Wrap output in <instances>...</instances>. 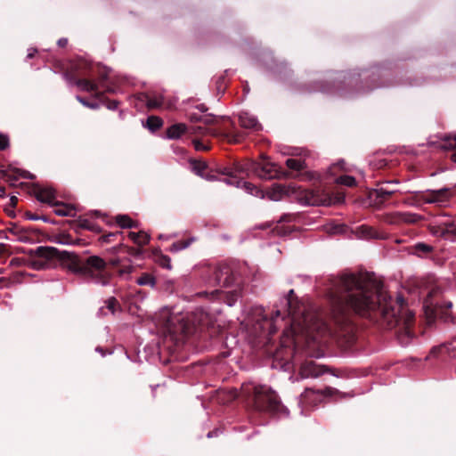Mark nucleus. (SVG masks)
Segmentation results:
<instances>
[{"instance_id":"nucleus-26","label":"nucleus","mask_w":456,"mask_h":456,"mask_svg":"<svg viewBox=\"0 0 456 456\" xmlns=\"http://www.w3.org/2000/svg\"><path fill=\"white\" fill-rule=\"evenodd\" d=\"M117 224L121 228H134L136 227L137 224L134 222L128 216L126 215H118L116 217Z\"/></svg>"},{"instance_id":"nucleus-31","label":"nucleus","mask_w":456,"mask_h":456,"mask_svg":"<svg viewBox=\"0 0 456 456\" xmlns=\"http://www.w3.org/2000/svg\"><path fill=\"white\" fill-rule=\"evenodd\" d=\"M336 183L346 185L347 187H353L355 185L356 181L354 176L351 175H341L336 179Z\"/></svg>"},{"instance_id":"nucleus-15","label":"nucleus","mask_w":456,"mask_h":456,"mask_svg":"<svg viewBox=\"0 0 456 456\" xmlns=\"http://www.w3.org/2000/svg\"><path fill=\"white\" fill-rule=\"evenodd\" d=\"M337 393H338V390L333 387H327L322 390H316V391L314 389H311V388H307L301 395L300 402L304 403H309L311 398L313 396H314L315 395H322V396H331Z\"/></svg>"},{"instance_id":"nucleus-2","label":"nucleus","mask_w":456,"mask_h":456,"mask_svg":"<svg viewBox=\"0 0 456 456\" xmlns=\"http://www.w3.org/2000/svg\"><path fill=\"white\" fill-rule=\"evenodd\" d=\"M206 283L213 287L233 288L228 294L232 297L228 299V305H233L240 296L241 277L235 265L219 264L210 270V274Z\"/></svg>"},{"instance_id":"nucleus-41","label":"nucleus","mask_w":456,"mask_h":456,"mask_svg":"<svg viewBox=\"0 0 456 456\" xmlns=\"http://www.w3.org/2000/svg\"><path fill=\"white\" fill-rule=\"evenodd\" d=\"M134 270V267L130 265H125L123 266L119 271V275L120 276H124V275H129Z\"/></svg>"},{"instance_id":"nucleus-22","label":"nucleus","mask_w":456,"mask_h":456,"mask_svg":"<svg viewBox=\"0 0 456 456\" xmlns=\"http://www.w3.org/2000/svg\"><path fill=\"white\" fill-rule=\"evenodd\" d=\"M128 238L138 246H144L150 241V235L144 232H129Z\"/></svg>"},{"instance_id":"nucleus-28","label":"nucleus","mask_w":456,"mask_h":456,"mask_svg":"<svg viewBox=\"0 0 456 456\" xmlns=\"http://www.w3.org/2000/svg\"><path fill=\"white\" fill-rule=\"evenodd\" d=\"M286 166L292 170L301 171L305 168V162L301 159H288L286 160Z\"/></svg>"},{"instance_id":"nucleus-35","label":"nucleus","mask_w":456,"mask_h":456,"mask_svg":"<svg viewBox=\"0 0 456 456\" xmlns=\"http://www.w3.org/2000/svg\"><path fill=\"white\" fill-rule=\"evenodd\" d=\"M163 104V99L160 96L150 97L147 100L146 105L149 109H157Z\"/></svg>"},{"instance_id":"nucleus-13","label":"nucleus","mask_w":456,"mask_h":456,"mask_svg":"<svg viewBox=\"0 0 456 456\" xmlns=\"http://www.w3.org/2000/svg\"><path fill=\"white\" fill-rule=\"evenodd\" d=\"M449 199V189L442 188L439 190H428L427 195L423 197L426 203H444Z\"/></svg>"},{"instance_id":"nucleus-36","label":"nucleus","mask_w":456,"mask_h":456,"mask_svg":"<svg viewBox=\"0 0 456 456\" xmlns=\"http://www.w3.org/2000/svg\"><path fill=\"white\" fill-rule=\"evenodd\" d=\"M229 178H225L223 181L232 186H235L237 188H240L241 186V179H238L235 175V172L232 173V175H229Z\"/></svg>"},{"instance_id":"nucleus-25","label":"nucleus","mask_w":456,"mask_h":456,"mask_svg":"<svg viewBox=\"0 0 456 456\" xmlns=\"http://www.w3.org/2000/svg\"><path fill=\"white\" fill-rule=\"evenodd\" d=\"M163 126V121L157 116H151L146 120L145 126L151 132L159 130Z\"/></svg>"},{"instance_id":"nucleus-33","label":"nucleus","mask_w":456,"mask_h":456,"mask_svg":"<svg viewBox=\"0 0 456 456\" xmlns=\"http://www.w3.org/2000/svg\"><path fill=\"white\" fill-rule=\"evenodd\" d=\"M105 307L108 311L114 314L117 309L119 308V303L114 297H111L105 301Z\"/></svg>"},{"instance_id":"nucleus-50","label":"nucleus","mask_w":456,"mask_h":456,"mask_svg":"<svg viewBox=\"0 0 456 456\" xmlns=\"http://www.w3.org/2000/svg\"><path fill=\"white\" fill-rule=\"evenodd\" d=\"M57 44L60 47H65L68 45V39L65 37L60 38Z\"/></svg>"},{"instance_id":"nucleus-48","label":"nucleus","mask_w":456,"mask_h":456,"mask_svg":"<svg viewBox=\"0 0 456 456\" xmlns=\"http://www.w3.org/2000/svg\"><path fill=\"white\" fill-rule=\"evenodd\" d=\"M203 179L207 180V181H216L217 180V177L210 173H206V175H204V176L202 177Z\"/></svg>"},{"instance_id":"nucleus-64","label":"nucleus","mask_w":456,"mask_h":456,"mask_svg":"<svg viewBox=\"0 0 456 456\" xmlns=\"http://www.w3.org/2000/svg\"><path fill=\"white\" fill-rule=\"evenodd\" d=\"M159 239H160V240H164V239H167V237H165L164 235L160 234V235L159 236Z\"/></svg>"},{"instance_id":"nucleus-4","label":"nucleus","mask_w":456,"mask_h":456,"mask_svg":"<svg viewBox=\"0 0 456 456\" xmlns=\"http://www.w3.org/2000/svg\"><path fill=\"white\" fill-rule=\"evenodd\" d=\"M294 290L290 289L288 293V296L285 297L281 303L285 305L286 310L281 312V310L277 309L273 312L272 315V322H274L279 317H285V314L291 317V322L293 324H297L301 327L302 330H311L314 329V325L311 323V320H309L308 315L303 313L298 305L297 302L293 298Z\"/></svg>"},{"instance_id":"nucleus-21","label":"nucleus","mask_w":456,"mask_h":456,"mask_svg":"<svg viewBox=\"0 0 456 456\" xmlns=\"http://www.w3.org/2000/svg\"><path fill=\"white\" fill-rule=\"evenodd\" d=\"M243 189L247 193L253 195L259 199L265 198V193L263 190L257 188L255 184L241 180V186L240 187Z\"/></svg>"},{"instance_id":"nucleus-10","label":"nucleus","mask_w":456,"mask_h":456,"mask_svg":"<svg viewBox=\"0 0 456 456\" xmlns=\"http://www.w3.org/2000/svg\"><path fill=\"white\" fill-rule=\"evenodd\" d=\"M326 372L324 366L316 364L314 361L302 363L299 374L302 379H315Z\"/></svg>"},{"instance_id":"nucleus-53","label":"nucleus","mask_w":456,"mask_h":456,"mask_svg":"<svg viewBox=\"0 0 456 456\" xmlns=\"http://www.w3.org/2000/svg\"><path fill=\"white\" fill-rule=\"evenodd\" d=\"M214 120V118L212 116L205 117L203 121L205 124H211Z\"/></svg>"},{"instance_id":"nucleus-11","label":"nucleus","mask_w":456,"mask_h":456,"mask_svg":"<svg viewBox=\"0 0 456 456\" xmlns=\"http://www.w3.org/2000/svg\"><path fill=\"white\" fill-rule=\"evenodd\" d=\"M167 330L173 334H188L190 333V328L186 322H184L183 317L181 316H171L167 320Z\"/></svg>"},{"instance_id":"nucleus-9","label":"nucleus","mask_w":456,"mask_h":456,"mask_svg":"<svg viewBox=\"0 0 456 456\" xmlns=\"http://www.w3.org/2000/svg\"><path fill=\"white\" fill-rule=\"evenodd\" d=\"M204 132H205V128H203L201 126H191L188 127L183 123H177V124L172 125L171 126H169L167 129V137L168 139L175 140V139H179L183 134H184L186 133L198 134V133H204Z\"/></svg>"},{"instance_id":"nucleus-6","label":"nucleus","mask_w":456,"mask_h":456,"mask_svg":"<svg viewBox=\"0 0 456 456\" xmlns=\"http://www.w3.org/2000/svg\"><path fill=\"white\" fill-rule=\"evenodd\" d=\"M254 405L261 411L275 412L280 408V401L270 387L266 386L254 387Z\"/></svg>"},{"instance_id":"nucleus-7","label":"nucleus","mask_w":456,"mask_h":456,"mask_svg":"<svg viewBox=\"0 0 456 456\" xmlns=\"http://www.w3.org/2000/svg\"><path fill=\"white\" fill-rule=\"evenodd\" d=\"M250 168L259 178L264 180H271L280 176L276 164L271 162L265 155H262V162H251Z\"/></svg>"},{"instance_id":"nucleus-46","label":"nucleus","mask_w":456,"mask_h":456,"mask_svg":"<svg viewBox=\"0 0 456 456\" xmlns=\"http://www.w3.org/2000/svg\"><path fill=\"white\" fill-rule=\"evenodd\" d=\"M18 175L23 177V178H27V179H33L34 178V175H32L28 171H25V170H17L16 171Z\"/></svg>"},{"instance_id":"nucleus-45","label":"nucleus","mask_w":456,"mask_h":456,"mask_svg":"<svg viewBox=\"0 0 456 456\" xmlns=\"http://www.w3.org/2000/svg\"><path fill=\"white\" fill-rule=\"evenodd\" d=\"M417 249L422 251V252H425V253H428V252H430L432 248L427 244H424V243H419L417 246H416Z\"/></svg>"},{"instance_id":"nucleus-27","label":"nucleus","mask_w":456,"mask_h":456,"mask_svg":"<svg viewBox=\"0 0 456 456\" xmlns=\"http://www.w3.org/2000/svg\"><path fill=\"white\" fill-rule=\"evenodd\" d=\"M397 222H403L407 224H413L420 219V216L417 214L412 213H398L396 215Z\"/></svg>"},{"instance_id":"nucleus-18","label":"nucleus","mask_w":456,"mask_h":456,"mask_svg":"<svg viewBox=\"0 0 456 456\" xmlns=\"http://www.w3.org/2000/svg\"><path fill=\"white\" fill-rule=\"evenodd\" d=\"M75 86H77L79 90L86 93H94L96 97L101 96V93L98 92L99 85L94 81L88 79H78L75 80Z\"/></svg>"},{"instance_id":"nucleus-37","label":"nucleus","mask_w":456,"mask_h":456,"mask_svg":"<svg viewBox=\"0 0 456 456\" xmlns=\"http://www.w3.org/2000/svg\"><path fill=\"white\" fill-rule=\"evenodd\" d=\"M76 99L85 107L86 108H89V109H92V110H97L100 108V104L98 102H88L86 101L85 98L79 96V95H77L76 96Z\"/></svg>"},{"instance_id":"nucleus-49","label":"nucleus","mask_w":456,"mask_h":456,"mask_svg":"<svg viewBox=\"0 0 456 456\" xmlns=\"http://www.w3.org/2000/svg\"><path fill=\"white\" fill-rule=\"evenodd\" d=\"M114 236H116V234H115V233H109V234H106V235L102 236V240H103L104 242L109 243V242H110V241H111V238H112V237H114Z\"/></svg>"},{"instance_id":"nucleus-23","label":"nucleus","mask_w":456,"mask_h":456,"mask_svg":"<svg viewBox=\"0 0 456 456\" xmlns=\"http://www.w3.org/2000/svg\"><path fill=\"white\" fill-rule=\"evenodd\" d=\"M439 148L444 151L454 149L455 151L452 154L451 159L456 163V134L453 136L452 141L451 135L446 136L444 142L439 145Z\"/></svg>"},{"instance_id":"nucleus-57","label":"nucleus","mask_w":456,"mask_h":456,"mask_svg":"<svg viewBox=\"0 0 456 456\" xmlns=\"http://www.w3.org/2000/svg\"><path fill=\"white\" fill-rule=\"evenodd\" d=\"M444 306L446 307V309H450L452 306V303L451 301H446L444 303Z\"/></svg>"},{"instance_id":"nucleus-56","label":"nucleus","mask_w":456,"mask_h":456,"mask_svg":"<svg viewBox=\"0 0 456 456\" xmlns=\"http://www.w3.org/2000/svg\"><path fill=\"white\" fill-rule=\"evenodd\" d=\"M6 250V245L4 243H0V255L4 253Z\"/></svg>"},{"instance_id":"nucleus-59","label":"nucleus","mask_w":456,"mask_h":456,"mask_svg":"<svg viewBox=\"0 0 456 456\" xmlns=\"http://www.w3.org/2000/svg\"><path fill=\"white\" fill-rule=\"evenodd\" d=\"M219 291H220V290H219V289H214L213 291H211V292H210V294L213 296V295H215V294L219 293Z\"/></svg>"},{"instance_id":"nucleus-52","label":"nucleus","mask_w":456,"mask_h":456,"mask_svg":"<svg viewBox=\"0 0 456 456\" xmlns=\"http://www.w3.org/2000/svg\"><path fill=\"white\" fill-rule=\"evenodd\" d=\"M105 309H106L105 306H102V307L99 308L97 315L98 316H104V315H106Z\"/></svg>"},{"instance_id":"nucleus-20","label":"nucleus","mask_w":456,"mask_h":456,"mask_svg":"<svg viewBox=\"0 0 456 456\" xmlns=\"http://www.w3.org/2000/svg\"><path fill=\"white\" fill-rule=\"evenodd\" d=\"M7 231L10 234L14 236L15 240L21 242H27L29 240V235L27 231L18 224H12Z\"/></svg>"},{"instance_id":"nucleus-42","label":"nucleus","mask_w":456,"mask_h":456,"mask_svg":"<svg viewBox=\"0 0 456 456\" xmlns=\"http://www.w3.org/2000/svg\"><path fill=\"white\" fill-rule=\"evenodd\" d=\"M79 225L80 227L84 228V229H87V230H94V224L88 221L87 219H81L79 221Z\"/></svg>"},{"instance_id":"nucleus-19","label":"nucleus","mask_w":456,"mask_h":456,"mask_svg":"<svg viewBox=\"0 0 456 456\" xmlns=\"http://www.w3.org/2000/svg\"><path fill=\"white\" fill-rule=\"evenodd\" d=\"M53 206L55 208L53 210L54 214L59 216H75V208L71 205L55 201Z\"/></svg>"},{"instance_id":"nucleus-32","label":"nucleus","mask_w":456,"mask_h":456,"mask_svg":"<svg viewBox=\"0 0 456 456\" xmlns=\"http://www.w3.org/2000/svg\"><path fill=\"white\" fill-rule=\"evenodd\" d=\"M395 192V190H392V189H389L385 186H382L376 190L377 197L381 200H387L388 197L393 195Z\"/></svg>"},{"instance_id":"nucleus-12","label":"nucleus","mask_w":456,"mask_h":456,"mask_svg":"<svg viewBox=\"0 0 456 456\" xmlns=\"http://www.w3.org/2000/svg\"><path fill=\"white\" fill-rule=\"evenodd\" d=\"M440 293V289L438 287L433 288L428 294V297L426 299V305L428 306H434L436 314H440L441 318L444 320V322H448L451 319V314L447 312H444L442 308L444 305H440L439 302H435L433 298Z\"/></svg>"},{"instance_id":"nucleus-39","label":"nucleus","mask_w":456,"mask_h":456,"mask_svg":"<svg viewBox=\"0 0 456 456\" xmlns=\"http://www.w3.org/2000/svg\"><path fill=\"white\" fill-rule=\"evenodd\" d=\"M9 147V138L7 135L0 134V151H4Z\"/></svg>"},{"instance_id":"nucleus-3","label":"nucleus","mask_w":456,"mask_h":456,"mask_svg":"<svg viewBox=\"0 0 456 456\" xmlns=\"http://www.w3.org/2000/svg\"><path fill=\"white\" fill-rule=\"evenodd\" d=\"M107 263L98 256H91L73 267V272L96 284L110 283V273L106 270Z\"/></svg>"},{"instance_id":"nucleus-8","label":"nucleus","mask_w":456,"mask_h":456,"mask_svg":"<svg viewBox=\"0 0 456 456\" xmlns=\"http://www.w3.org/2000/svg\"><path fill=\"white\" fill-rule=\"evenodd\" d=\"M297 191V186L293 184L289 185H282L279 183H274L273 186L266 191L265 197L273 201L281 200L285 196H295Z\"/></svg>"},{"instance_id":"nucleus-34","label":"nucleus","mask_w":456,"mask_h":456,"mask_svg":"<svg viewBox=\"0 0 456 456\" xmlns=\"http://www.w3.org/2000/svg\"><path fill=\"white\" fill-rule=\"evenodd\" d=\"M137 283L141 286L150 285L151 287H154L155 279L149 273H143L138 280Z\"/></svg>"},{"instance_id":"nucleus-60","label":"nucleus","mask_w":456,"mask_h":456,"mask_svg":"<svg viewBox=\"0 0 456 456\" xmlns=\"http://www.w3.org/2000/svg\"><path fill=\"white\" fill-rule=\"evenodd\" d=\"M35 52H36V50H34L33 52H29L28 53V58H32L34 56Z\"/></svg>"},{"instance_id":"nucleus-54","label":"nucleus","mask_w":456,"mask_h":456,"mask_svg":"<svg viewBox=\"0 0 456 456\" xmlns=\"http://www.w3.org/2000/svg\"><path fill=\"white\" fill-rule=\"evenodd\" d=\"M18 198L16 196H12L10 199V203L12 207H14L17 204Z\"/></svg>"},{"instance_id":"nucleus-62","label":"nucleus","mask_w":456,"mask_h":456,"mask_svg":"<svg viewBox=\"0 0 456 456\" xmlns=\"http://www.w3.org/2000/svg\"><path fill=\"white\" fill-rule=\"evenodd\" d=\"M4 187H0V195H3L4 193Z\"/></svg>"},{"instance_id":"nucleus-55","label":"nucleus","mask_w":456,"mask_h":456,"mask_svg":"<svg viewBox=\"0 0 456 456\" xmlns=\"http://www.w3.org/2000/svg\"><path fill=\"white\" fill-rule=\"evenodd\" d=\"M27 216L29 220H39L40 217L36 216V215H29V214H27Z\"/></svg>"},{"instance_id":"nucleus-16","label":"nucleus","mask_w":456,"mask_h":456,"mask_svg":"<svg viewBox=\"0 0 456 456\" xmlns=\"http://www.w3.org/2000/svg\"><path fill=\"white\" fill-rule=\"evenodd\" d=\"M239 122L242 127L247 129H252L254 131L262 129V126L258 122L257 118L248 112H241L239 115Z\"/></svg>"},{"instance_id":"nucleus-5","label":"nucleus","mask_w":456,"mask_h":456,"mask_svg":"<svg viewBox=\"0 0 456 456\" xmlns=\"http://www.w3.org/2000/svg\"><path fill=\"white\" fill-rule=\"evenodd\" d=\"M295 197L300 204L307 206H330L344 201L343 195L333 199L322 189H303L297 186Z\"/></svg>"},{"instance_id":"nucleus-14","label":"nucleus","mask_w":456,"mask_h":456,"mask_svg":"<svg viewBox=\"0 0 456 456\" xmlns=\"http://www.w3.org/2000/svg\"><path fill=\"white\" fill-rule=\"evenodd\" d=\"M35 256L39 259L33 260V265L37 269L44 268L45 265V260L51 258L53 256V248L48 247H37L34 250Z\"/></svg>"},{"instance_id":"nucleus-47","label":"nucleus","mask_w":456,"mask_h":456,"mask_svg":"<svg viewBox=\"0 0 456 456\" xmlns=\"http://www.w3.org/2000/svg\"><path fill=\"white\" fill-rule=\"evenodd\" d=\"M161 265L166 267V268H167V269H171V259H170V257H168L167 256H164L162 257Z\"/></svg>"},{"instance_id":"nucleus-30","label":"nucleus","mask_w":456,"mask_h":456,"mask_svg":"<svg viewBox=\"0 0 456 456\" xmlns=\"http://www.w3.org/2000/svg\"><path fill=\"white\" fill-rule=\"evenodd\" d=\"M193 241V239H189V240H180V241H176V242H174L171 247H170V251L171 252H178L180 250H183V249H185L187 248L191 244V242Z\"/></svg>"},{"instance_id":"nucleus-29","label":"nucleus","mask_w":456,"mask_h":456,"mask_svg":"<svg viewBox=\"0 0 456 456\" xmlns=\"http://www.w3.org/2000/svg\"><path fill=\"white\" fill-rule=\"evenodd\" d=\"M345 321H346L345 333H343V331H341V336L346 337V343L351 344L354 340V328L353 324L347 319H346Z\"/></svg>"},{"instance_id":"nucleus-44","label":"nucleus","mask_w":456,"mask_h":456,"mask_svg":"<svg viewBox=\"0 0 456 456\" xmlns=\"http://www.w3.org/2000/svg\"><path fill=\"white\" fill-rule=\"evenodd\" d=\"M119 105V102L116 100H112L107 102L106 107L110 110H115L118 109Z\"/></svg>"},{"instance_id":"nucleus-58","label":"nucleus","mask_w":456,"mask_h":456,"mask_svg":"<svg viewBox=\"0 0 456 456\" xmlns=\"http://www.w3.org/2000/svg\"><path fill=\"white\" fill-rule=\"evenodd\" d=\"M118 263H119L118 259H113V260L110 261V265H112L114 266L118 265Z\"/></svg>"},{"instance_id":"nucleus-61","label":"nucleus","mask_w":456,"mask_h":456,"mask_svg":"<svg viewBox=\"0 0 456 456\" xmlns=\"http://www.w3.org/2000/svg\"><path fill=\"white\" fill-rule=\"evenodd\" d=\"M396 183H397L396 181H387V182H385V184L389 185V184Z\"/></svg>"},{"instance_id":"nucleus-24","label":"nucleus","mask_w":456,"mask_h":456,"mask_svg":"<svg viewBox=\"0 0 456 456\" xmlns=\"http://www.w3.org/2000/svg\"><path fill=\"white\" fill-rule=\"evenodd\" d=\"M192 171L201 178L206 175V170L208 168L207 162L202 160H191Z\"/></svg>"},{"instance_id":"nucleus-17","label":"nucleus","mask_w":456,"mask_h":456,"mask_svg":"<svg viewBox=\"0 0 456 456\" xmlns=\"http://www.w3.org/2000/svg\"><path fill=\"white\" fill-rule=\"evenodd\" d=\"M37 199L44 203H47L51 206L56 201V193L53 188L45 187L39 189L36 193Z\"/></svg>"},{"instance_id":"nucleus-63","label":"nucleus","mask_w":456,"mask_h":456,"mask_svg":"<svg viewBox=\"0 0 456 456\" xmlns=\"http://www.w3.org/2000/svg\"><path fill=\"white\" fill-rule=\"evenodd\" d=\"M343 164H344V161H339L335 166L342 167Z\"/></svg>"},{"instance_id":"nucleus-38","label":"nucleus","mask_w":456,"mask_h":456,"mask_svg":"<svg viewBox=\"0 0 456 456\" xmlns=\"http://www.w3.org/2000/svg\"><path fill=\"white\" fill-rule=\"evenodd\" d=\"M217 171L220 174L224 175H232V173H233V171L231 168H228V167L218 169ZM234 172L235 173H237V172H243V168L240 167H236Z\"/></svg>"},{"instance_id":"nucleus-51","label":"nucleus","mask_w":456,"mask_h":456,"mask_svg":"<svg viewBox=\"0 0 456 456\" xmlns=\"http://www.w3.org/2000/svg\"><path fill=\"white\" fill-rule=\"evenodd\" d=\"M362 229H363L364 232H367L368 236L374 237L373 231H372V229L370 227L363 226Z\"/></svg>"},{"instance_id":"nucleus-43","label":"nucleus","mask_w":456,"mask_h":456,"mask_svg":"<svg viewBox=\"0 0 456 456\" xmlns=\"http://www.w3.org/2000/svg\"><path fill=\"white\" fill-rule=\"evenodd\" d=\"M63 78L66 80V82L72 86V85H75V80H78L77 78H76L74 76L69 74V73H64L63 74Z\"/></svg>"},{"instance_id":"nucleus-1","label":"nucleus","mask_w":456,"mask_h":456,"mask_svg":"<svg viewBox=\"0 0 456 456\" xmlns=\"http://www.w3.org/2000/svg\"><path fill=\"white\" fill-rule=\"evenodd\" d=\"M330 296L338 313L344 315L346 309H351L362 316L379 314L389 329L398 328L397 339L402 346L409 345L412 339L414 314L405 307L403 297L393 301L373 274L343 273L333 278Z\"/></svg>"},{"instance_id":"nucleus-40","label":"nucleus","mask_w":456,"mask_h":456,"mask_svg":"<svg viewBox=\"0 0 456 456\" xmlns=\"http://www.w3.org/2000/svg\"><path fill=\"white\" fill-rule=\"evenodd\" d=\"M192 143L196 151H208L209 149L208 146L199 140H193Z\"/></svg>"}]
</instances>
